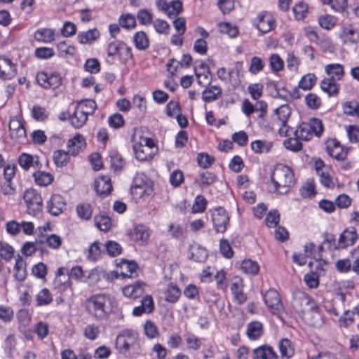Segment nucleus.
Here are the masks:
<instances>
[{
    "mask_svg": "<svg viewBox=\"0 0 359 359\" xmlns=\"http://www.w3.org/2000/svg\"><path fill=\"white\" fill-rule=\"evenodd\" d=\"M115 348L119 354L126 356L140 353L141 341L138 333L132 330H123L116 338Z\"/></svg>",
    "mask_w": 359,
    "mask_h": 359,
    "instance_id": "f257e3e1",
    "label": "nucleus"
},
{
    "mask_svg": "<svg viewBox=\"0 0 359 359\" xmlns=\"http://www.w3.org/2000/svg\"><path fill=\"white\" fill-rule=\"evenodd\" d=\"M114 302V298L109 294H95L86 300V309L93 317L103 319L112 311Z\"/></svg>",
    "mask_w": 359,
    "mask_h": 359,
    "instance_id": "f03ea898",
    "label": "nucleus"
},
{
    "mask_svg": "<svg viewBox=\"0 0 359 359\" xmlns=\"http://www.w3.org/2000/svg\"><path fill=\"white\" fill-rule=\"evenodd\" d=\"M273 185V191L283 194L288 192L294 184V176L292 170L287 165L277 164L271 175Z\"/></svg>",
    "mask_w": 359,
    "mask_h": 359,
    "instance_id": "7ed1b4c3",
    "label": "nucleus"
},
{
    "mask_svg": "<svg viewBox=\"0 0 359 359\" xmlns=\"http://www.w3.org/2000/svg\"><path fill=\"white\" fill-rule=\"evenodd\" d=\"M322 121L317 118H310L309 122L301 123L294 132V135L301 140H310L313 135L320 137L323 132Z\"/></svg>",
    "mask_w": 359,
    "mask_h": 359,
    "instance_id": "20e7f679",
    "label": "nucleus"
},
{
    "mask_svg": "<svg viewBox=\"0 0 359 359\" xmlns=\"http://www.w3.org/2000/svg\"><path fill=\"white\" fill-rule=\"evenodd\" d=\"M133 150L137 160H151L157 151L154 142L151 138L140 137V141L133 145Z\"/></svg>",
    "mask_w": 359,
    "mask_h": 359,
    "instance_id": "39448f33",
    "label": "nucleus"
},
{
    "mask_svg": "<svg viewBox=\"0 0 359 359\" xmlns=\"http://www.w3.org/2000/svg\"><path fill=\"white\" fill-rule=\"evenodd\" d=\"M291 115V109L288 104H283L276 108L272 118L275 123L276 128H278V133L280 136H289L290 127L287 126V121Z\"/></svg>",
    "mask_w": 359,
    "mask_h": 359,
    "instance_id": "423d86ee",
    "label": "nucleus"
},
{
    "mask_svg": "<svg viewBox=\"0 0 359 359\" xmlns=\"http://www.w3.org/2000/svg\"><path fill=\"white\" fill-rule=\"evenodd\" d=\"M292 307L302 315L313 308L317 309L314 300L306 292L297 290L293 292Z\"/></svg>",
    "mask_w": 359,
    "mask_h": 359,
    "instance_id": "0eeeda50",
    "label": "nucleus"
},
{
    "mask_svg": "<svg viewBox=\"0 0 359 359\" xmlns=\"http://www.w3.org/2000/svg\"><path fill=\"white\" fill-rule=\"evenodd\" d=\"M28 214L36 215L41 212L43 199L41 194L34 189H27L23 195Z\"/></svg>",
    "mask_w": 359,
    "mask_h": 359,
    "instance_id": "6e6552de",
    "label": "nucleus"
},
{
    "mask_svg": "<svg viewBox=\"0 0 359 359\" xmlns=\"http://www.w3.org/2000/svg\"><path fill=\"white\" fill-rule=\"evenodd\" d=\"M213 228L217 233H224L229 224V216L222 207H217L211 211Z\"/></svg>",
    "mask_w": 359,
    "mask_h": 359,
    "instance_id": "1a4fd4ad",
    "label": "nucleus"
},
{
    "mask_svg": "<svg viewBox=\"0 0 359 359\" xmlns=\"http://www.w3.org/2000/svg\"><path fill=\"white\" fill-rule=\"evenodd\" d=\"M38 83L44 88H57L62 83V79L59 74L53 72L48 74L42 72L36 75Z\"/></svg>",
    "mask_w": 359,
    "mask_h": 359,
    "instance_id": "9d476101",
    "label": "nucleus"
},
{
    "mask_svg": "<svg viewBox=\"0 0 359 359\" xmlns=\"http://www.w3.org/2000/svg\"><path fill=\"white\" fill-rule=\"evenodd\" d=\"M358 238L356 229L354 227L347 228L340 234L338 245H334V250L346 248L348 246L353 245Z\"/></svg>",
    "mask_w": 359,
    "mask_h": 359,
    "instance_id": "9b49d317",
    "label": "nucleus"
},
{
    "mask_svg": "<svg viewBox=\"0 0 359 359\" xmlns=\"http://www.w3.org/2000/svg\"><path fill=\"white\" fill-rule=\"evenodd\" d=\"M325 148L327 154L338 161H343L346 158L347 151L343 149L336 139L327 140L325 142Z\"/></svg>",
    "mask_w": 359,
    "mask_h": 359,
    "instance_id": "f8f14e48",
    "label": "nucleus"
},
{
    "mask_svg": "<svg viewBox=\"0 0 359 359\" xmlns=\"http://www.w3.org/2000/svg\"><path fill=\"white\" fill-rule=\"evenodd\" d=\"M66 208V203L64 198L60 194H53L47 202V209L50 214L57 216Z\"/></svg>",
    "mask_w": 359,
    "mask_h": 359,
    "instance_id": "ddd939ff",
    "label": "nucleus"
},
{
    "mask_svg": "<svg viewBox=\"0 0 359 359\" xmlns=\"http://www.w3.org/2000/svg\"><path fill=\"white\" fill-rule=\"evenodd\" d=\"M18 162L20 166L25 171L28 170L32 167L39 169L41 168L39 157L27 153H22L18 156Z\"/></svg>",
    "mask_w": 359,
    "mask_h": 359,
    "instance_id": "4468645a",
    "label": "nucleus"
},
{
    "mask_svg": "<svg viewBox=\"0 0 359 359\" xmlns=\"http://www.w3.org/2000/svg\"><path fill=\"white\" fill-rule=\"evenodd\" d=\"M15 74V67L12 61L6 57H0V77L4 79H11Z\"/></svg>",
    "mask_w": 359,
    "mask_h": 359,
    "instance_id": "2eb2a0df",
    "label": "nucleus"
},
{
    "mask_svg": "<svg viewBox=\"0 0 359 359\" xmlns=\"http://www.w3.org/2000/svg\"><path fill=\"white\" fill-rule=\"evenodd\" d=\"M67 146L70 155L75 156L85 148V139L81 135L78 134L68 140Z\"/></svg>",
    "mask_w": 359,
    "mask_h": 359,
    "instance_id": "dca6fc26",
    "label": "nucleus"
},
{
    "mask_svg": "<svg viewBox=\"0 0 359 359\" xmlns=\"http://www.w3.org/2000/svg\"><path fill=\"white\" fill-rule=\"evenodd\" d=\"M253 359H278L273 348L268 345L258 346L252 351Z\"/></svg>",
    "mask_w": 359,
    "mask_h": 359,
    "instance_id": "f3484780",
    "label": "nucleus"
},
{
    "mask_svg": "<svg viewBox=\"0 0 359 359\" xmlns=\"http://www.w3.org/2000/svg\"><path fill=\"white\" fill-rule=\"evenodd\" d=\"M265 304L271 309L276 311H279L282 307V303L280 301V295L278 292L275 290H268L264 295Z\"/></svg>",
    "mask_w": 359,
    "mask_h": 359,
    "instance_id": "a211bd4d",
    "label": "nucleus"
},
{
    "mask_svg": "<svg viewBox=\"0 0 359 359\" xmlns=\"http://www.w3.org/2000/svg\"><path fill=\"white\" fill-rule=\"evenodd\" d=\"M144 283L141 281H137L135 284L126 285L123 288V294L124 296L135 299L144 293Z\"/></svg>",
    "mask_w": 359,
    "mask_h": 359,
    "instance_id": "6ab92c4d",
    "label": "nucleus"
},
{
    "mask_svg": "<svg viewBox=\"0 0 359 359\" xmlns=\"http://www.w3.org/2000/svg\"><path fill=\"white\" fill-rule=\"evenodd\" d=\"M132 240L135 242L144 243L149 236V229L147 226L139 224L135 226L129 233Z\"/></svg>",
    "mask_w": 359,
    "mask_h": 359,
    "instance_id": "aec40b11",
    "label": "nucleus"
},
{
    "mask_svg": "<svg viewBox=\"0 0 359 359\" xmlns=\"http://www.w3.org/2000/svg\"><path fill=\"white\" fill-rule=\"evenodd\" d=\"M305 322L311 326L318 327L322 324V318L320 313V308L317 305V309L313 308L302 315Z\"/></svg>",
    "mask_w": 359,
    "mask_h": 359,
    "instance_id": "412c9836",
    "label": "nucleus"
},
{
    "mask_svg": "<svg viewBox=\"0 0 359 359\" xmlns=\"http://www.w3.org/2000/svg\"><path fill=\"white\" fill-rule=\"evenodd\" d=\"M112 189L111 180L107 177H101L95 182V190L101 197H105L110 194Z\"/></svg>",
    "mask_w": 359,
    "mask_h": 359,
    "instance_id": "4be33fe9",
    "label": "nucleus"
},
{
    "mask_svg": "<svg viewBox=\"0 0 359 359\" xmlns=\"http://www.w3.org/2000/svg\"><path fill=\"white\" fill-rule=\"evenodd\" d=\"M320 88L329 96H335L339 93V84L334 79L328 77L320 81Z\"/></svg>",
    "mask_w": 359,
    "mask_h": 359,
    "instance_id": "5701e85b",
    "label": "nucleus"
},
{
    "mask_svg": "<svg viewBox=\"0 0 359 359\" xmlns=\"http://www.w3.org/2000/svg\"><path fill=\"white\" fill-rule=\"evenodd\" d=\"M325 71L329 78L339 81L344 76L345 72L344 66L341 64H329L325 67Z\"/></svg>",
    "mask_w": 359,
    "mask_h": 359,
    "instance_id": "b1692460",
    "label": "nucleus"
},
{
    "mask_svg": "<svg viewBox=\"0 0 359 359\" xmlns=\"http://www.w3.org/2000/svg\"><path fill=\"white\" fill-rule=\"evenodd\" d=\"M181 294V290L178 286L170 283L167 285V287L164 291L165 299L166 302L171 304L176 303L179 300Z\"/></svg>",
    "mask_w": 359,
    "mask_h": 359,
    "instance_id": "393cba45",
    "label": "nucleus"
},
{
    "mask_svg": "<svg viewBox=\"0 0 359 359\" xmlns=\"http://www.w3.org/2000/svg\"><path fill=\"white\" fill-rule=\"evenodd\" d=\"M222 92L220 87L209 84L202 93V100L206 103L211 102L220 97Z\"/></svg>",
    "mask_w": 359,
    "mask_h": 359,
    "instance_id": "a878e982",
    "label": "nucleus"
},
{
    "mask_svg": "<svg viewBox=\"0 0 359 359\" xmlns=\"http://www.w3.org/2000/svg\"><path fill=\"white\" fill-rule=\"evenodd\" d=\"M100 32L96 29L79 32L77 35L78 41L81 44L92 43L100 37Z\"/></svg>",
    "mask_w": 359,
    "mask_h": 359,
    "instance_id": "bb28decb",
    "label": "nucleus"
},
{
    "mask_svg": "<svg viewBox=\"0 0 359 359\" xmlns=\"http://www.w3.org/2000/svg\"><path fill=\"white\" fill-rule=\"evenodd\" d=\"M263 334L262 324L258 321H253L248 325L246 334L251 340H257Z\"/></svg>",
    "mask_w": 359,
    "mask_h": 359,
    "instance_id": "cd10ccee",
    "label": "nucleus"
},
{
    "mask_svg": "<svg viewBox=\"0 0 359 359\" xmlns=\"http://www.w3.org/2000/svg\"><path fill=\"white\" fill-rule=\"evenodd\" d=\"M273 27V20L270 15L261 14L258 16L257 29L263 34L267 33Z\"/></svg>",
    "mask_w": 359,
    "mask_h": 359,
    "instance_id": "c85d7f7f",
    "label": "nucleus"
},
{
    "mask_svg": "<svg viewBox=\"0 0 359 359\" xmlns=\"http://www.w3.org/2000/svg\"><path fill=\"white\" fill-rule=\"evenodd\" d=\"M104 253V245L100 242L95 241L89 247L88 258L91 261H97L100 259L102 255Z\"/></svg>",
    "mask_w": 359,
    "mask_h": 359,
    "instance_id": "c756f323",
    "label": "nucleus"
},
{
    "mask_svg": "<svg viewBox=\"0 0 359 359\" xmlns=\"http://www.w3.org/2000/svg\"><path fill=\"white\" fill-rule=\"evenodd\" d=\"M32 176L36 184L39 186H48L53 180V175L45 171H35Z\"/></svg>",
    "mask_w": 359,
    "mask_h": 359,
    "instance_id": "7c9ffc66",
    "label": "nucleus"
},
{
    "mask_svg": "<svg viewBox=\"0 0 359 359\" xmlns=\"http://www.w3.org/2000/svg\"><path fill=\"white\" fill-rule=\"evenodd\" d=\"M123 50L130 53V48L127 46L126 44L120 41H114L110 43L107 48V55L109 57H112L121 53Z\"/></svg>",
    "mask_w": 359,
    "mask_h": 359,
    "instance_id": "2f4dec72",
    "label": "nucleus"
},
{
    "mask_svg": "<svg viewBox=\"0 0 359 359\" xmlns=\"http://www.w3.org/2000/svg\"><path fill=\"white\" fill-rule=\"evenodd\" d=\"M231 290L238 304H243L245 302L247 297L243 292V283L241 280L233 283L231 286Z\"/></svg>",
    "mask_w": 359,
    "mask_h": 359,
    "instance_id": "473e14b6",
    "label": "nucleus"
},
{
    "mask_svg": "<svg viewBox=\"0 0 359 359\" xmlns=\"http://www.w3.org/2000/svg\"><path fill=\"white\" fill-rule=\"evenodd\" d=\"M88 119V115L83 110L79 109L76 107L73 115L71 116V122L74 128H79L82 127Z\"/></svg>",
    "mask_w": 359,
    "mask_h": 359,
    "instance_id": "72a5a7b5",
    "label": "nucleus"
},
{
    "mask_svg": "<svg viewBox=\"0 0 359 359\" xmlns=\"http://www.w3.org/2000/svg\"><path fill=\"white\" fill-rule=\"evenodd\" d=\"M9 129L12 137L20 138L25 137V129L18 120H11L9 123Z\"/></svg>",
    "mask_w": 359,
    "mask_h": 359,
    "instance_id": "f704fd0d",
    "label": "nucleus"
},
{
    "mask_svg": "<svg viewBox=\"0 0 359 359\" xmlns=\"http://www.w3.org/2000/svg\"><path fill=\"white\" fill-rule=\"evenodd\" d=\"M34 36L38 41L50 43L54 39V32L51 29H40L34 33Z\"/></svg>",
    "mask_w": 359,
    "mask_h": 359,
    "instance_id": "c9c22d12",
    "label": "nucleus"
},
{
    "mask_svg": "<svg viewBox=\"0 0 359 359\" xmlns=\"http://www.w3.org/2000/svg\"><path fill=\"white\" fill-rule=\"evenodd\" d=\"M137 265L135 262H126L121 266V275L124 278H135L137 276Z\"/></svg>",
    "mask_w": 359,
    "mask_h": 359,
    "instance_id": "e433bc0d",
    "label": "nucleus"
},
{
    "mask_svg": "<svg viewBox=\"0 0 359 359\" xmlns=\"http://www.w3.org/2000/svg\"><path fill=\"white\" fill-rule=\"evenodd\" d=\"M15 277L19 281H22L25 279L27 271L25 269V262L22 257L18 256L16 259L15 264L14 266Z\"/></svg>",
    "mask_w": 359,
    "mask_h": 359,
    "instance_id": "4c0bfd02",
    "label": "nucleus"
},
{
    "mask_svg": "<svg viewBox=\"0 0 359 359\" xmlns=\"http://www.w3.org/2000/svg\"><path fill=\"white\" fill-rule=\"evenodd\" d=\"M95 226L101 231H107L111 226V218L104 215H97L94 217Z\"/></svg>",
    "mask_w": 359,
    "mask_h": 359,
    "instance_id": "58836bf2",
    "label": "nucleus"
},
{
    "mask_svg": "<svg viewBox=\"0 0 359 359\" xmlns=\"http://www.w3.org/2000/svg\"><path fill=\"white\" fill-rule=\"evenodd\" d=\"M272 142L265 140H255L251 143V149L257 154L267 153L272 147Z\"/></svg>",
    "mask_w": 359,
    "mask_h": 359,
    "instance_id": "ea45409f",
    "label": "nucleus"
},
{
    "mask_svg": "<svg viewBox=\"0 0 359 359\" xmlns=\"http://www.w3.org/2000/svg\"><path fill=\"white\" fill-rule=\"evenodd\" d=\"M69 154L68 150H57L53 153V161L58 167H63L66 165L69 161Z\"/></svg>",
    "mask_w": 359,
    "mask_h": 359,
    "instance_id": "a19ab883",
    "label": "nucleus"
},
{
    "mask_svg": "<svg viewBox=\"0 0 359 359\" xmlns=\"http://www.w3.org/2000/svg\"><path fill=\"white\" fill-rule=\"evenodd\" d=\"M135 47L138 50H145L149 47V42L147 34L144 32H137L133 37Z\"/></svg>",
    "mask_w": 359,
    "mask_h": 359,
    "instance_id": "79ce46f5",
    "label": "nucleus"
},
{
    "mask_svg": "<svg viewBox=\"0 0 359 359\" xmlns=\"http://www.w3.org/2000/svg\"><path fill=\"white\" fill-rule=\"evenodd\" d=\"M36 300L37 306H46L52 302L53 297L48 289L43 288L36 294Z\"/></svg>",
    "mask_w": 359,
    "mask_h": 359,
    "instance_id": "37998d69",
    "label": "nucleus"
},
{
    "mask_svg": "<svg viewBox=\"0 0 359 359\" xmlns=\"http://www.w3.org/2000/svg\"><path fill=\"white\" fill-rule=\"evenodd\" d=\"M279 349L282 358H289L294 354L291 341L288 339H283L279 342Z\"/></svg>",
    "mask_w": 359,
    "mask_h": 359,
    "instance_id": "c03bdc74",
    "label": "nucleus"
},
{
    "mask_svg": "<svg viewBox=\"0 0 359 359\" xmlns=\"http://www.w3.org/2000/svg\"><path fill=\"white\" fill-rule=\"evenodd\" d=\"M241 268L243 272L252 275L257 274L259 269L258 264L251 259H245L243 261Z\"/></svg>",
    "mask_w": 359,
    "mask_h": 359,
    "instance_id": "a18cd8bd",
    "label": "nucleus"
},
{
    "mask_svg": "<svg viewBox=\"0 0 359 359\" xmlns=\"http://www.w3.org/2000/svg\"><path fill=\"white\" fill-rule=\"evenodd\" d=\"M337 19L330 15H322L318 18L319 25L326 30L332 29L337 24Z\"/></svg>",
    "mask_w": 359,
    "mask_h": 359,
    "instance_id": "49530a36",
    "label": "nucleus"
},
{
    "mask_svg": "<svg viewBox=\"0 0 359 359\" xmlns=\"http://www.w3.org/2000/svg\"><path fill=\"white\" fill-rule=\"evenodd\" d=\"M182 11V3L180 0L172 1L169 3L165 13L170 17L177 16Z\"/></svg>",
    "mask_w": 359,
    "mask_h": 359,
    "instance_id": "de8ad7c7",
    "label": "nucleus"
},
{
    "mask_svg": "<svg viewBox=\"0 0 359 359\" xmlns=\"http://www.w3.org/2000/svg\"><path fill=\"white\" fill-rule=\"evenodd\" d=\"M76 212L78 216L85 220H88L93 213L92 207L88 203H81L76 207Z\"/></svg>",
    "mask_w": 359,
    "mask_h": 359,
    "instance_id": "09e8293b",
    "label": "nucleus"
},
{
    "mask_svg": "<svg viewBox=\"0 0 359 359\" xmlns=\"http://www.w3.org/2000/svg\"><path fill=\"white\" fill-rule=\"evenodd\" d=\"M118 24L123 28L129 29L135 27L136 20L134 15L131 14H123L118 19Z\"/></svg>",
    "mask_w": 359,
    "mask_h": 359,
    "instance_id": "8fccbe9b",
    "label": "nucleus"
},
{
    "mask_svg": "<svg viewBox=\"0 0 359 359\" xmlns=\"http://www.w3.org/2000/svg\"><path fill=\"white\" fill-rule=\"evenodd\" d=\"M105 252L111 257H116L121 254V246L116 242L109 241L104 245Z\"/></svg>",
    "mask_w": 359,
    "mask_h": 359,
    "instance_id": "3c124183",
    "label": "nucleus"
},
{
    "mask_svg": "<svg viewBox=\"0 0 359 359\" xmlns=\"http://www.w3.org/2000/svg\"><path fill=\"white\" fill-rule=\"evenodd\" d=\"M340 37L344 39V42L355 43L358 41L355 31L351 27H343Z\"/></svg>",
    "mask_w": 359,
    "mask_h": 359,
    "instance_id": "603ef678",
    "label": "nucleus"
},
{
    "mask_svg": "<svg viewBox=\"0 0 359 359\" xmlns=\"http://www.w3.org/2000/svg\"><path fill=\"white\" fill-rule=\"evenodd\" d=\"M316 81V76L313 74L304 76L299 82V87L303 90H310Z\"/></svg>",
    "mask_w": 359,
    "mask_h": 359,
    "instance_id": "864d4df0",
    "label": "nucleus"
},
{
    "mask_svg": "<svg viewBox=\"0 0 359 359\" xmlns=\"http://www.w3.org/2000/svg\"><path fill=\"white\" fill-rule=\"evenodd\" d=\"M292 11L297 20H303L308 12V5L303 1L299 2L294 5Z\"/></svg>",
    "mask_w": 359,
    "mask_h": 359,
    "instance_id": "5fc2aeb1",
    "label": "nucleus"
},
{
    "mask_svg": "<svg viewBox=\"0 0 359 359\" xmlns=\"http://www.w3.org/2000/svg\"><path fill=\"white\" fill-rule=\"evenodd\" d=\"M76 107L79 109L83 110L88 116L94 112L97 104L93 100H86L78 103Z\"/></svg>",
    "mask_w": 359,
    "mask_h": 359,
    "instance_id": "6e6d98bb",
    "label": "nucleus"
},
{
    "mask_svg": "<svg viewBox=\"0 0 359 359\" xmlns=\"http://www.w3.org/2000/svg\"><path fill=\"white\" fill-rule=\"evenodd\" d=\"M264 65L265 63L261 57L255 56L251 59L249 72L255 75L264 69Z\"/></svg>",
    "mask_w": 359,
    "mask_h": 359,
    "instance_id": "4d7b16f0",
    "label": "nucleus"
},
{
    "mask_svg": "<svg viewBox=\"0 0 359 359\" xmlns=\"http://www.w3.org/2000/svg\"><path fill=\"white\" fill-rule=\"evenodd\" d=\"M343 109L344 114L347 115L359 116V103L355 100L346 102Z\"/></svg>",
    "mask_w": 359,
    "mask_h": 359,
    "instance_id": "13d9d810",
    "label": "nucleus"
},
{
    "mask_svg": "<svg viewBox=\"0 0 359 359\" xmlns=\"http://www.w3.org/2000/svg\"><path fill=\"white\" fill-rule=\"evenodd\" d=\"M55 286L60 290L62 292H68L72 293V282L69 277H64V280L62 278H58L55 281Z\"/></svg>",
    "mask_w": 359,
    "mask_h": 359,
    "instance_id": "bf43d9fd",
    "label": "nucleus"
},
{
    "mask_svg": "<svg viewBox=\"0 0 359 359\" xmlns=\"http://www.w3.org/2000/svg\"><path fill=\"white\" fill-rule=\"evenodd\" d=\"M187 347L190 349L198 350L201 346V339L194 334L187 333L184 335Z\"/></svg>",
    "mask_w": 359,
    "mask_h": 359,
    "instance_id": "052dcab7",
    "label": "nucleus"
},
{
    "mask_svg": "<svg viewBox=\"0 0 359 359\" xmlns=\"http://www.w3.org/2000/svg\"><path fill=\"white\" fill-rule=\"evenodd\" d=\"M207 201L203 196H197L192 206V212H203L206 209Z\"/></svg>",
    "mask_w": 359,
    "mask_h": 359,
    "instance_id": "680f3d73",
    "label": "nucleus"
},
{
    "mask_svg": "<svg viewBox=\"0 0 359 359\" xmlns=\"http://www.w3.org/2000/svg\"><path fill=\"white\" fill-rule=\"evenodd\" d=\"M100 334V328L94 324L88 325L83 330V335L90 340H95Z\"/></svg>",
    "mask_w": 359,
    "mask_h": 359,
    "instance_id": "e2e57ef3",
    "label": "nucleus"
},
{
    "mask_svg": "<svg viewBox=\"0 0 359 359\" xmlns=\"http://www.w3.org/2000/svg\"><path fill=\"white\" fill-rule=\"evenodd\" d=\"M280 221V214L278 210H271L266 217L265 223L268 227L272 228L277 226Z\"/></svg>",
    "mask_w": 359,
    "mask_h": 359,
    "instance_id": "0e129e2a",
    "label": "nucleus"
},
{
    "mask_svg": "<svg viewBox=\"0 0 359 359\" xmlns=\"http://www.w3.org/2000/svg\"><path fill=\"white\" fill-rule=\"evenodd\" d=\"M219 30L221 33L226 34L231 37H236L238 34L237 27L229 22H221L219 25Z\"/></svg>",
    "mask_w": 359,
    "mask_h": 359,
    "instance_id": "69168bd1",
    "label": "nucleus"
},
{
    "mask_svg": "<svg viewBox=\"0 0 359 359\" xmlns=\"http://www.w3.org/2000/svg\"><path fill=\"white\" fill-rule=\"evenodd\" d=\"M201 183L203 187H208L212 184L217 180L215 173L210 171H203L200 173Z\"/></svg>",
    "mask_w": 359,
    "mask_h": 359,
    "instance_id": "338daca9",
    "label": "nucleus"
},
{
    "mask_svg": "<svg viewBox=\"0 0 359 359\" xmlns=\"http://www.w3.org/2000/svg\"><path fill=\"white\" fill-rule=\"evenodd\" d=\"M14 255V250L12 246L6 243H0V256L5 260L11 259Z\"/></svg>",
    "mask_w": 359,
    "mask_h": 359,
    "instance_id": "774afa93",
    "label": "nucleus"
}]
</instances>
